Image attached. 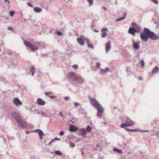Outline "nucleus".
Returning <instances> with one entry per match:
<instances>
[{
	"instance_id": "423d86ee",
	"label": "nucleus",
	"mask_w": 159,
	"mask_h": 159,
	"mask_svg": "<svg viewBox=\"0 0 159 159\" xmlns=\"http://www.w3.org/2000/svg\"><path fill=\"white\" fill-rule=\"evenodd\" d=\"M17 122L19 126H20L23 128H25L27 126L26 123L21 118L19 120H18Z\"/></svg>"
},
{
	"instance_id": "c756f323",
	"label": "nucleus",
	"mask_w": 159,
	"mask_h": 159,
	"mask_svg": "<svg viewBox=\"0 0 159 159\" xmlns=\"http://www.w3.org/2000/svg\"><path fill=\"white\" fill-rule=\"evenodd\" d=\"M52 94H53L52 93V92H45V94L46 96L48 97H49V96H50V95Z\"/></svg>"
},
{
	"instance_id": "7ed1b4c3",
	"label": "nucleus",
	"mask_w": 159,
	"mask_h": 159,
	"mask_svg": "<svg viewBox=\"0 0 159 159\" xmlns=\"http://www.w3.org/2000/svg\"><path fill=\"white\" fill-rule=\"evenodd\" d=\"M70 77L73 80L76 81L79 83H83L84 82V79L80 75L73 72L70 73Z\"/></svg>"
},
{
	"instance_id": "20e7f679",
	"label": "nucleus",
	"mask_w": 159,
	"mask_h": 159,
	"mask_svg": "<svg viewBox=\"0 0 159 159\" xmlns=\"http://www.w3.org/2000/svg\"><path fill=\"white\" fill-rule=\"evenodd\" d=\"M24 43L25 46L28 47L32 51L34 52L38 49L37 47L33 46L30 42L26 40L24 41Z\"/></svg>"
},
{
	"instance_id": "a18cd8bd",
	"label": "nucleus",
	"mask_w": 159,
	"mask_h": 159,
	"mask_svg": "<svg viewBox=\"0 0 159 159\" xmlns=\"http://www.w3.org/2000/svg\"><path fill=\"white\" fill-rule=\"evenodd\" d=\"M53 142V140H52L51 142L48 144L49 145H50Z\"/></svg>"
},
{
	"instance_id": "4d7b16f0",
	"label": "nucleus",
	"mask_w": 159,
	"mask_h": 159,
	"mask_svg": "<svg viewBox=\"0 0 159 159\" xmlns=\"http://www.w3.org/2000/svg\"><path fill=\"white\" fill-rule=\"evenodd\" d=\"M81 154H82V155L83 156L84 155V152H81Z\"/></svg>"
},
{
	"instance_id": "8fccbe9b",
	"label": "nucleus",
	"mask_w": 159,
	"mask_h": 159,
	"mask_svg": "<svg viewBox=\"0 0 159 159\" xmlns=\"http://www.w3.org/2000/svg\"><path fill=\"white\" fill-rule=\"evenodd\" d=\"M139 80H141L142 79V78L141 77H139L138 78Z\"/></svg>"
},
{
	"instance_id": "a19ab883",
	"label": "nucleus",
	"mask_w": 159,
	"mask_h": 159,
	"mask_svg": "<svg viewBox=\"0 0 159 159\" xmlns=\"http://www.w3.org/2000/svg\"><path fill=\"white\" fill-rule=\"evenodd\" d=\"M64 133V132L63 131H61L59 134L61 136H63Z\"/></svg>"
},
{
	"instance_id": "473e14b6",
	"label": "nucleus",
	"mask_w": 159,
	"mask_h": 159,
	"mask_svg": "<svg viewBox=\"0 0 159 159\" xmlns=\"http://www.w3.org/2000/svg\"><path fill=\"white\" fill-rule=\"evenodd\" d=\"M96 67L97 68H100V67L101 64L100 63L98 62L96 63Z\"/></svg>"
},
{
	"instance_id": "3c124183",
	"label": "nucleus",
	"mask_w": 159,
	"mask_h": 159,
	"mask_svg": "<svg viewBox=\"0 0 159 159\" xmlns=\"http://www.w3.org/2000/svg\"><path fill=\"white\" fill-rule=\"evenodd\" d=\"M94 31L95 32H98V30H95Z\"/></svg>"
},
{
	"instance_id": "13d9d810",
	"label": "nucleus",
	"mask_w": 159,
	"mask_h": 159,
	"mask_svg": "<svg viewBox=\"0 0 159 159\" xmlns=\"http://www.w3.org/2000/svg\"><path fill=\"white\" fill-rule=\"evenodd\" d=\"M30 159H34V157H31Z\"/></svg>"
},
{
	"instance_id": "bf43d9fd",
	"label": "nucleus",
	"mask_w": 159,
	"mask_h": 159,
	"mask_svg": "<svg viewBox=\"0 0 159 159\" xmlns=\"http://www.w3.org/2000/svg\"><path fill=\"white\" fill-rule=\"evenodd\" d=\"M148 131L147 130H144V131Z\"/></svg>"
},
{
	"instance_id": "5701e85b",
	"label": "nucleus",
	"mask_w": 159,
	"mask_h": 159,
	"mask_svg": "<svg viewBox=\"0 0 159 159\" xmlns=\"http://www.w3.org/2000/svg\"><path fill=\"white\" fill-rule=\"evenodd\" d=\"M35 69L33 66H32L30 70V72L31 73V75L32 76L34 75V73L35 72Z\"/></svg>"
},
{
	"instance_id": "5fc2aeb1",
	"label": "nucleus",
	"mask_w": 159,
	"mask_h": 159,
	"mask_svg": "<svg viewBox=\"0 0 159 159\" xmlns=\"http://www.w3.org/2000/svg\"><path fill=\"white\" fill-rule=\"evenodd\" d=\"M28 5H30V6H32V4H31L30 3H28Z\"/></svg>"
},
{
	"instance_id": "6ab92c4d",
	"label": "nucleus",
	"mask_w": 159,
	"mask_h": 159,
	"mask_svg": "<svg viewBox=\"0 0 159 159\" xmlns=\"http://www.w3.org/2000/svg\"><path fill=\"white\" fill-rule=\"evenodd\" d=\"M159 70L158 68L157 67H155L152 70V74L156 73Z\"/></svg>"
},
{
	"instance_id": "49530a36",
	"label": "nucleus",
	"mask_w": 159,
	"mask_h": 159,
	"mask_svg": "<svg viewBox=\"0 0 159 159\" xmlns=\"http://www.w3.org/2000/svg\"><path fill=\"white\" fill-rule=\"evenodd\" d=\"M59 115H60V116H61L62 117H63L64 116V115L62 114L61 112H60Z\"/></svg>"
},
{
	"instance_id": "4468645a",
	"label": "nucleus",
	"mask_w": 159,
	"mask_h": 159,
	"mask_svg": "<svg viewBox=\"0 0 159 159\" xmlns=\"http://www.w3.org/2000/svg\"><path fill=\"white\" fill-rule=\"evenodd\" d=\"M125 122L129 126H132L134 125V122L128 118H127Z\"/></svg>"
},
{
	"instance_id": "dca6fc26",
	"label": "nucleus",
	"mask_w": 159,
	"mask_h": 159,
	"mask_svg": "<svg viewBox=\"0 0 159 159\" xmlns=\"http://www.w3.org/2000/svg\"><path fill=\"white\" fill-rule=\"evenodd\" d=\"M14 103L16 105H21L22 104V102L20 101L18 98H15L13 101Z\"/></svg>"
},
{
	"instance_id": "2f4dec72",
	"label": "nucleus",
	"mask_w": 159,
	"mask_h": 159,
	"mask_svg": "<svg viewBox=\"0 0 159 159\" xmlns=\"http://www.w3.org/2000/svg\"><path fill=\"white\" fill-rule=\"evenodd\" d=\"M144 62L143 60H142L141 61V65L143 68L144 66Z\"/></svg>"
},
{
	"instance_id": "1a4fd4ad",
	"label": "nucleus",
	"mask_w": 159,
	"mask_h": 159,
	"mask_svg": "<svg viewBox=\"0 0 159 159\" xmlns=\"http://www.w3.org/2000/svg\"><path fill=\"white\" fill-rule=\"evenodd\" d=\"M79 130L78 128L72 124L70 125L69 130L71 132H76Z\"/></svg>"
},
{
	"instance_id": "b1692460",
	"label": "nucleus",
	"mask_w": 159,
	"mask_h": 159,
	"mask_svg": "<svg viewBox=\"0 0 159 159\" xmlns=\"http://www.w3.org/2000/svg\"><path fill=\"white\" fill-rule=\"evenodd\" d=\"M100 70L101 72H103L105 73L108 72L110 71V70L109 68H106L105 70H102V69H100Z\"/></svg>"
},
{
	"instance_id": "6e6d98bb",
	"label": "nucleus",
	"mask_w": 159,
	"mask_h": 159,
	"mask_svg": "<svg viewBox=\"0 0 159 159\" xmlns=\"http://www.w3.org/2000/svg\"><path fill=\"white\" fill-rule=\"evenodd\" d=\"M103 8L105 10H106L107 9V8L105 7H103Z\"/></svg>"
},
{
	"instance_id": "7c9ffc66",
	"label": "nucleus",
	"mask_w": 159,
	"mask_h": 159,
	"mask_svg": "<svg viewBox=\"0 0 159 159\" xmlns=\"http://www.w3.org/2000/svg\"><path fill=\"white\" fill-rule=\"evenodd\" d=\"M55 153L57 155H62V152L59 150H56L55 151Z\"/></svg>"
},
{
	"instance_id": "4c0bfd02",
	"label": "nucleus",
	"mask_w": 159,
	"mask_h": 159,
	"mask_svg": "<svg viewBox=\"0 0 159 159\" xmlns=\"http://www.w3.org/2000/svg\"><path fill=\"white\" fill-rule=\"evenodd\" d=\"M57 34L58 36H61L62 35V33L60 31L57 32Z\"/></svg>"
},
{
	"instance_id": "864d4df0",
	"label": "nucleus",
	"mask_w": 159,
	"mask_h": 159,
	"mask_svg": "<svg viewBox=\"0 0 159 159\" xmlns=\"http://www.w3.org/2000/svg\"><path fill=\"white\" fill-rule=\"evenodd\" d=\"M68 98H68V97H66L65 98V99L66 100H67V99H68Z\"/></svg>"
},
{
	"instance_id": "2eb2a0df",
	"label": "nucleus",
	"mask_w": 159,
	"mask_h": 159,
	"mask_svg": "<svg viewBox=\"0 0 159 159\" xmlns=\"http://www.w3.org/2000/svg\"><path fill=\"white\" fill-rule=\"evenodd\" d=\"M87 46L89 48H90L92 49H93L94 48V47L92 43L90 41V40L89 39H87Z\"/></svg>"
},
{
	"instance_id": "c85d7f7f",
	"label": "nucleus",
	"mask_w": 159,
	"mask_h": 159,
	"mask_svg": "<svg viewBox=\"0 0 159 159\" xmlns=\"http://www.w3.org/2000/svg\"><path fill=\"white\" fill-rule=\"evenodd\" d=\"M41 114L42 116L43 117H48V116L46 114L42 111H41Z\"/></svg>"
},
{
	"instance_id": "a878e982",
	"label": "nucleus",
	"mask_w": 159,
	"mask_h": 159,
	"mask_svg": "<svg viewBox=\"0 0 159 159\" xmlns=\"http://www.w3.org/2000/svg\"><path fill=\"white\" fill-rule=\"evenodd\" d=\"M127 126H129L126 123H122L120 125V127L122 128H124Z\"/></svg>"
},
{
	"instance_id": "39448f33",
	"label": "nucleus",
	"mask_w": 159,
	"mask_h": 159,
	"mask_svg": "<svg viewBox=\"0 0 159 159\" xmlns=\"http://www.w3.org/2000/svg\"><path fill=\"white\" fill-rule=\"evenodd\" d=\"M87 38L85 37L83 35H81L80 37L77 38V41L79 43L81 46H84V41L86 40Z\"/></svg>"
},
{
	"instance_id": "c03bdc74",
	"label": "nucleus",
	"mask_w": 159,
	"mask_h": 159,
	"mask_svg": "<svg viewBox=\"0 0 159 159\" xmlns=\"http://www.w3.org/2000/svg\"><path fill=\"white\" fill-rule=\"evenodd\" d=\"M152 1L155 4L158 3V1L157 0H152Z\"/></svg>"
},
{
	"instance_id": "6e6552de",
	"label": "nucleus",
	"mask_w": 159,
	"mask_h": 159,
	"mask_svg": "<svg viewBox=\"0 0 159 159\" xmlns=\"http://www.w3.org/2000/svg\"><path fill=\"white\" fill-rule=\"evenodd\" d=\"M11 116L12 117L14 118L16 121H17L18 120H19L21 118L20 115L16 112H14L12 113Z\"/></svg>"
},
{
	"instance_id": "58836bf2",
	"label": "nucleus",
	"mask_w": 159,
	"mask_h": 159,
	"mask_svg": "<svg viewBox=\"0 0 159 159\" xmlns=\"http://www.w3.org/2000/svg\"><path fill=\"white\" fill-rule=\"evenodd\" d=\"M74 105H75V107H77L80 105V104L79 103L77 102H75L74 103Z\"/></svg>"
},
{
	"instance_id": "603ef678",
	"label": "nucleus",
	"mask_w": 159,
	"mask_h": 159,
	"mask_svg": "<svg viewBox=\"0 0 159 159\" xmlns=\"http://www.w3.org/2000/svg\"><path fill=\"white\" fill-rule=\"evenodd\" d=\"M30 132V131H26V133L27 134H28Z\"/></svg>"
},
{
	"instance_id": "c9c22d12",
	"label": "nucleus",
	"mask_w": 159,
	"mask_h": 159,
	"mask_svg": "<svg viewBox=\"0 0 159 159\" xmlns=\"http://www.w3.org/2000/svg\"><path fill=\"white\" fill-rule=\"evenodd\" d=\"M73 68L75 70L77 69L78 68V66L77 65H74L73 66Z\"/></svg>"
},
{
	"instance_id": "cd10ccee",
	"label": "nucleus",
	"mask_w": 159,
	"mask_h": 159,
	"mask_svg": "<svg viewBox=\"0 0 159 159\" xmlns=\"http://www.w3.org/2000/svg\"><path fill=\"white\" fill-rule=\"evenodd\" d=\"M88 2H89V5L90 6L93 5V0H88Z\"/></svg>"
},
{
	"instance_id": "f3484780",
	"label": "nucleus",
	"mask_w": 159,
	"mask_h": 159,
	"mask_svg": "<svg viewBox=\"0 0 159 159\" xmlns=\"http://www.w3.org/2000/svg\"><path fill=\"white\" fill-rule=\"evenodd\" d=\"M133 47L135 50H138L139 48V44L138 43L134 42L133 44Z\"/></svg>"
},
{
	"instance_id": "72a5a7b5",
	"label": "nucleus",
	"mask_w": 159,
	"mask_h": 159,
	"mask_svg": "<svg viewBox=\"0 0 159 159\" xmlns=\"http://www.w3.org/2000/svg\"><path fill=\"white\" fill-rule=\"evenodd\" d=\"M10 16L12 17L13 16L14 14V11H11L9 12Z\"/></svg>"
},
{
	"instance_id": "aec40b11",
	"label": "nucleus",
	"mask_w": 159,
	"mask_h": 159,
	"mask_svg": "<svg viewBox=\"0 0 159 159\" xmlns=\"http://www.w3.org/2000/svg\"><path fill=\"white\" fill-rule=\"evenodd\" d=\"M125 130L131 132H136L138 131L139 130L137 129H131L128 128H125Z\"/></svg>"
},
{
	"instance_id": "f03ea898",
	"label": "nucleus",
	"mask_w": 159,
	"mask_h": 159,
	"mask_svg": "<svg viewBox=\"0 0 159 159\" xmlns=\"http://www.w3.org/2000/svg\"><path fill=\"white\" fill-rule=\"evenodd\" d=\"M91 104L95 108L97 109L98 117H101L104 112V109L99 104L98 102L94 98H91L90 99Z\"/></svg>"
},
{
	"instance_id": "79ce46f5",
	"label": "nucleus",
	"mask_w": 159,
	"mask_h": 159,
	"mask_svg": "<svg viewBox=\"0 0 159 159\" xmlns=\"http://www.w3.org/2000/svg\"><path fill=\"white\" fill-rule=\"evenodd\" d=\"M52 140H53V142H54V141L60 140L61 139L60 138H58L56 137L54 139H52Z\"/></svg>"
},
{
	"instance_id": "f257e3e1",
	"label": "nucleus",
	"mask_w": 159,
	"mask_h": 159,
	"mask_svg": "<svg viewBox=\"0 0 159 159\" xmlns=\"http://www.w3.org/2000/svg\"><path fill=\"white\" fill-rule=\"evenodd\" d=\"M140 38L143 41L145 42H147L148 38L152 40H156L157 37L155 33L151 31L148 29L145 28L143 32L140 34Z\"/></svg>"
},
{
	"instance_id": "f704fd0d",
	"label": "nucleus",
	"mask_w": 159,
	"mask_h": 159,
	"mask_svg": "<svg viewBox=\"0 0 159 159\" xmlns=\"http://www.w3.org/2000/svg\"><path fill=\"white\" fill-rule=\"evenodd\" d=\"M70 147L72 148H74L75 146V144L72 143H70Z\"/></svg>"
},
{
	"instance_id": "a211bd4d",
	"label": "nucleus",
	"mask_w": 159,
	"mask_h": 159,
	"mask_svg": "<svg viewBox=\"0 0 159 159\" xmlns=\"http://www.w3.org/2000/svg\"><path fill=\"white\" fill-rule=\"evenodd\" d=\"M136 32V30L134 28L130 27L129 28V30L128 33L130 34H133Z\"/></svg>"
},
{
	"instance_id": "412c9836",
	"label": "nucleus",
	"mask_w": 159,
	"mask_h": 159,
	"mask_svg": "<svg viewBox=\"0 0 159 159\" xmlns=\"http://www.w3.org/2000/svg\"><path fill=\"white\" fill-rule=\"evenodd\" d=\"M126 13H125L123 15V16L122 17L119 18L116 20V22H118L121 20H123L125 19L126 16Z\"/></svg>"
},
{
	"instance_id": "f8f14e48",
	"label": "nucleus",
	"mask_w": 159,
	"mask_h": 159,
	"mask_svg": "<svg viewBox=\"0 0 159 159\" xmlns=\"http://www.w3.org/2000/svg\"><path fill=\"white\" fill-rule=\"evenodd\" d=\"M107 30V28H104L101 31L102 33L101 34V35L102 38H104L106 37L107 35V33L106 32V31Z\"/></svg>"
},
{
	"instance_id": "ddd939ff",
	"label": "nucleus",
	"mask_w": 159,
	"mask_h": 159,
	"mask_svg": "<svg viewBox=\"0 0 159 159\" xmlns=\"http://www.w3.org/2000/svg\"><path fill=\"white\" fill-rule=\"evenodd\" d=\"M38 104L40 105H44L45 104V102L41 98H38L37 101Z\"/></svg>"
},
{
	"instance_id": "9d476101",
	"label": "nucleus",
	"mask_w": 159,
	"mask_h": 159,
	"mask_svg": "<svg viewBox=\"0 0 159 159\" xmlns=\"http://www.w3.org/2000/svg\"><path fill=\"white\" fill-rule=\"evenodd\" d=\"M111 48V43L110 42H109L106 43L105 46V51L106 52H108L110 50Z\"/></svg>"
},
{
	"instance_id": "4be33fe9",
	"label": "nucleus",
	"mask_w": 159,
	"mask_h": 159,
	"mask_svg": "<svg viewBox=\"0 0 159 159\" xmlns=\"http://www.w3.org/2000/svg\"><path fill=\"white\" fill-rule=\"evenodd\" d=\"M34 11L36 12H40L41 11V9L39 7H34Z\"/></svg>"
},
{
	"instance_id": "0eeeda50",
	"label": "nucleus",
	"mask_w": 159,
	"mask_h": 159,
	"mask_svg": "<svg viewBox=\"0 0 159 159\" xmlns=\"http://www.w3.org/2000/svg\"><path fill=\"white\" fill-rule=\"evenodd\" d=\"M35 131L38 133L39 137L40 139L42 140L43 137L44 136V134L43 131L40 129H37L35 130Z\"/></svg>"
},
{
	"instance_id": "e433bc0d",
	"label": "nucleus",
	"mask_w": 159,
	"mask_h": 159,
	"mask_svg": "<svg viewBox=\"0 0 159 159\" xmlns=\"http://www.w3.org/2000/svg\"><path fill=\"white\" fill-rule=\"evenodd\" d=\"M34 112H36L37 114H41V111H39V110L35 109L34 111Z\"/></svg>"
},
{
	"instance_id": "9b49d317",
	"label": "nucleus",
	"mask_w": 159,
	"mask_h": 159,
	"mask_svg": "<svg viewBox=\"0 0 159 159\" xmlns=\"http://www.w3.org/2000/svg\"><path fill=\"white\" fill-rule=\"evenodd\" d=\"M80 134L83 136L84 138L86 136V131L84 128H82L80 130Z\"/></svg>"
},
{
	"instance_id": "bb28decb",
	"label": "nucleus",
	"mask_w": 159,
	"mask_h": 159,
	"mask_svg": "<svg viewBox=\"0 0 159 159\" xmlns=\"http://www.w3.org/2000/svg\"><path fill=\"white\" fill-rule=\"evenodd\" d=\"M113 150L114 151L118 153H120L121 152V150L119 149L116 148H114Z\"/></svg>"
},
{
	"instance_id": "052dcab7",
	"label": "nucleus",
	"mask_w": 159,
	"mask_h": 159,
	"mask_svg": "<svg viewBox=\"0 0 159 159\" xmlns=\"http://www.w3.org/2000/svg\"><path fill=\"white\" fill-rule=\"evenodd\" d=\"M102 159V158H100V159Z\"/></svg>"
},
{
	"instance_id": "37998d69",
	"label": "nucleus",
	"mask_w": 159,
	"mask_h": 159,
	"mask_svg": "<svg viewBox=\"0 0 159 159\" xmlns=\"http://www.w3.org/2000/svg\"><path fill=\"white\" fill-rule=\"evenodd\" d=\"M4 2L6 3H7L9 4L10 3V1H9V0H4Z\"/></svg>"
},
{
	"instance_id": "393cba45",
	"label": "nucleus",
	"mask_w": 159,
	"mask_h": 159,
	"mask_svg": "<svg viewBox=\"0 0 159 159\" xmlns=\"http://www.w3.org/2000/svg\"><path fill=\"white\" fill-rule=\"evenodd\" d=\"M91 127L88 125L87 126L85 130L86 132H90L91 131Z\"/></svg>"
},
{
	"instance_id": "09e8293b",
	"label": "nucleus",
	"mask_w": 159,
	"mask_h": 159,
	"mask_svg": "<svg viewBox=\"0 0 159 159\" xmlns=\"http://www.w3.org/2000/svg\"><path fill=\"white\" fill-rule=\"evenodd\" d=\"M70 0H64V1L66 2H68Z\"/></svg>"
},
{
	"instance_id": "de8ad7c7",
	"label": "nucleus",
	"mask_w": 159,
	"mask_h": 159,
	"mask_svg": "<svg viewBox=\"0 0 159 159\" xmlns=\"http://www.w3.org/2000/svg\"><path fill=\"white\" fill-rule=\"evenodd\" d=\"M8 30H12V28L11 27H9L7 28Z\"/></svg>"
},
{
	"instance_id": "ea45409f",
	"label": "nucleus",
	"mask_w": 159,
	"mask_h": 159,
	"mask_svg": "<svg viewBox=\"0 0 159 159\" xmlns=\"http://www.w3.org/2000/svg\"><path fill=\"white\" fill-rule=\"evenodd\" d=\"M49 97L52 99H54L56 98V97L55 96H53V95L50 96H49Z\"/></svg>"
}]
</instances>
